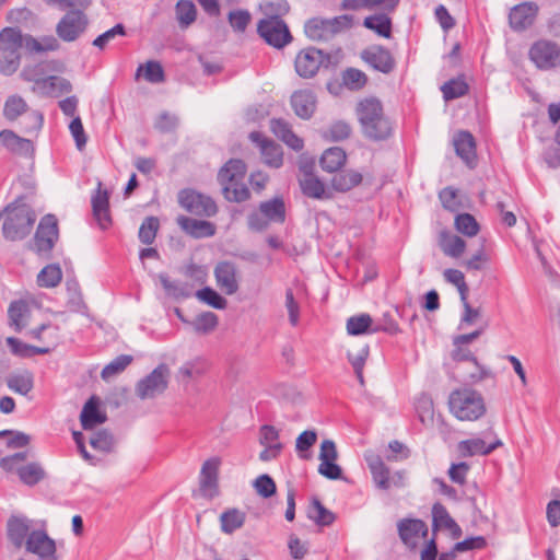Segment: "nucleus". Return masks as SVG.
<instances>
[{"instance_id": "obj_33", "label": "nucleus", "mask_w": 560, "mask_h": 560, "mask_svg": "<svg viewBox=\"0 0 560 560\" xmlns=\"http://www.w3.org/2000/svg\"><path fill=\"white\" fill-rule=\"evenodd\" d=\"M363 176L360 172L353 170L335 172L330 185L338 192H347L362 183Z\"/></svg>"}, {"instance_id": "obj_50", "label": "nucleus", "mask_w": 560, "mask_h": 560, "mask_svg": "<svg viewBox=\"0 0 560 560\" xmlns=\"http://www.w3.org/2000/svg\"><path fill=\"white\" fill-rule=\"evenodd\" d=\"M62 280V270L59 264L45 266L37 275V284L40 288H55Z\"/></svg>"}, {"instance_id": "obj_62", "label": "nucleus", "mask_w": 560, "mask_h": 560, "mask_svg": "<svg viewBox=\"0 0 560 560\" xmlns=\"http://www.w3.org/2000/svg\"><path fill=\"white\" fill-rule=\"evenodd\" d=\"M256 493L262 499H269L277 493V485L268 474L259 475L253 482Z\"/></svg>"}, {"instance_id": "obj_47", "label": "nucleus", "mask_w": 560, "mask_h": 560, "mask_svg": "<svg viewBox=\"0 0 560 560\" xmlns=\"http://www.w3.org/2000/svg\"><path fill=\"white\" fill-rule=\"evenodd\" d=\"M246 520V514L238 509H228L220 515L221 530L224 534H232L241 528Z\"/></svg>"}, {"instance_id": "obj_59", "label": "nucleus", "mask_w": 560, "mask_h": 560, "mask_svg": "<svg viewBox=\"0 0 560 560\" xmlns=\"http://www.w3.org/2000/svg\"><path fill=\"white\" fill-rule=\"evenodd\" d=\"M28 312V307L25 301L16 300L10 303L8 308V317L10 326L14 327V330L20 332L24 328L22 324V317Z\"/></svg>"}, {"instance_id": "obj_44", "label": "nucleus", "mask_w": 560, "mask_h": 560, "mask_svg": "<svg viewBox=\"0 0 560 560\" xmlns=\"http://www.w3.org/2000/svg\"><path fill=\"white\" fill-rule=\"evenodd\" d=\"M197 8L191 0H178L175 4V15L182 30L188 28L197 20Z\"/></svg>"}, {"instance_id": "obj_32", "label": "nucleus", "mask_w": 560, "mask_h": 560, "mask_svg": "<svg viewBox=\"0 0 560 560\" xmlns=\"http://www.w3.org/2000/svg\"><path fill=\"white\" fill-rule=\"evenodd\" d=\"M14 472L19 480L27 487H35L47 477V472L39 462H31L19 466Z\"/></svg>"}, {"instance_id": "obj_61", "label": "nucleus", "mask_w": 560, "mask_h": 560, "mask_svg": "<svg viewBox=\"0 0 560 560\" xmlns=\"http://www.w3.org/2000/svg\"><path fill=\"white\" fill-rule=\"evenodd\" d=\"M132 361L133 357L130 354H120L116 357L103 368L101 372L102 378L108 380L109 377L121 373Z\"/></svg>"}, {"instance_id": "obj_64", "label": "nucleus", "mask_w": 560, "mask_h": 560, "mask_svg": "<svg viewBox=\"0 0 560 560\" xmlns=\"http://www.w3.org/2000/svg\"><path fill=\"white\" fill-rule=\"evenodd\" d=\"M228 21L234 32L244 33L252 21V14L246 9L232 10L228 14Z\"/></svg>"}, {"instance_id": "obj_25", "label": "nucleus", "mask_w": 560, "mask_h": 560, "mask_svg": "<svg viewBox=\"0 0 560 560\" xmlns=\"http://www.w3.org/2000/svg\"><path fill=\"white\" fill-rule=\"evenodd\" d=\"M290 103L295 115L304 120L313 117L317 106L316 96L310 90H299L293 92Z\"/></svg>"}, {"instance_id": "obj_6", "label": "nucleus", "mask_w": 560, "mask_h": 560, "mask_svg": "<svg viewBox=\"0 0 560 560\" xmlns=\"http://www.w3.org/2000/svg\"><path fill=\"white\" fill-rule=\"evenodd\" d=\"M46 74L47 72L42 60L35 63L25 65L20 75L22 80L34 83V86L32 88L33 92H38L40 94H51V88L56 81L60 82L61 92L72 91V84L68 79L58 75Z\"/></svg>"}, {"instance_id": "obj_57", "label": "nucleus", "mask_w": 560, "mask_h": 560, "mask_svg": "<svg viewBox=\"0 0 560 560\" xmlns=\"http://www.w3.org/2000/svg\"><path fill=\"white\" fill-rule=\"evenodd\" d=\"M159 228L160 221L156 217H147L139 229V241L144 245H151L155 241Z\"/></svg>"}, {"instance_id": "obj_7", "label": "nucleus", "mask_w": 560, "mask_h": 560, "mask_svg": "<svg viewBox=\"0 0 560 560\" xmlns=\"http://www.w3.org/2000/svg\"><path fill=\"white\" fill-rule=\"evenodd\" d=\"M257 34L270 47L283 49L293 42V35L284 20L267 16L257 23Z\"/></svg>"}, {"instance_id": "obj_27", "label": "nucleus", "mask_w": 560, "mask_h": 560, "mask_svg": "<svg viewBox=\"0 0 560 560\" xmlns=\"http://www.w3.org/2000/svg\"><path fill=\"white\" fill-rule=\"evenodd\" d=\"M502 445L503 443L500 439H495L492 443L486 444L482 439L476 438L460 441L458 443V451L463 457H471L475 455L487 456Z\"/></svg>"}, {"instance_id": "obj_38", "label": "nucleus", "mask_w": 560, "mask_h": 560, "mask_svg": "<svg viewBox=\"0 0 560 560\" xmlns=\"http://www.w3.org/2000/svg\"><path fill=\"white\" fill-rule=\"evenodd\" d=\"M5 20L12 24V27L23 26L25 28H33L38 22V16L28 8H14L7 12Z\"/></svg>"}, {"instance_id": "obj_26", "label": "nucleus", "mask_w": 560, "mask_h": 560, "mask_svg": "<svg viewBox=\"0 0 560 560\" xmlns=\"http://www.w3.org/2000/svg\"><path fill=\"white\" fill-rule=\"evenodd\" d=\"M454 349L451 352V358L455 362L470 361L478 369V373H471L469 375V382L471 384L478 383L485 378L492 377V372L481 365L477 359V357L468 349L465 348L463 343H453Z\"/></svg>"}, {"instance_id": "obj_53", "label": "nucleus", "mask_w": 560, "mask_h": 560, "mask_svg": "<svg viewBox=\"0 0 560 560\" xmlns=\"http://www.w3.org/2000/svg\"><path fill=\"white\" fill-rule=\"evenodd\" d=\"M261 155L264 156V163L270 167L279 168L283 164V151L282 147L270 140L268 143L262 145L260 150Z\"/></svg>"}, {"instance_id": "obj_40", "label": "nucleus", "mask_w": 560, "mask_h": 560, "mask_svg": "<svg viewBox=\"0 0 560 560\" xmlns=\"http://www.w3.org/2000/svg\"><path fill=\"white\" fill-rule=\"evenodd\" d=\"M346 329L350 336L375 334L373 328V317L368 313L353 315L347 319Z\"/></svg>"}, {"instance_id": "obj_39", "label": "nucleus", "mask_w": 560, "mask_h": 560, "mask_svg": "<svg viewBox=\"0 0 560 560\" xmlns=\"http://www.w3.org/2000/svg\"><path fill=\"white\" fill-rule=\"evenodd\" d=\"M259 210L270 222L283 223L285 221V203L282 196H276L259 203Z\"/></svg>"}, {"instance_id": "obj_10", "label": "nucleus", "mask_w": 560, "mask_h": 560, "mask_svg": "<svg viewBox=\"0 0 560 560\" xmlns=\"http://www.w3.org/2000/svg\"><path fill=\"white\" fill-rule=\"evenodd\" d=\"M170 369L160 363L150 374L138 381L136 394L140 399L154 398L162 395L168 387Z\"/></svg>"}, {"instance_id": "obj_43", "label": "nucleus", "mask_w": 560, "mask_h": 560, "mask_svg": "<svg viewBox=\"0 0 560 560\" xmlns=\"http://www.w3.org/2000/svg\"><path fill=\"white\" fill-rule=\"evenodd\" d=\"M443 98L448 102L459 98L469 92V84L465 80V74H459L446 81L442 86Z\"/></svg>"}, {"instance_id": "obj_54", "label": "nucleus", "mask_w": 560, "mask_h": 560, "mask_svg": "<svg viewBox=\"0 0 560 560\" xmlns=\"http://www.w3.org/2000/svg\"><path fill=\"white\" fill-rule=\"evenodd\" d=\"M196 298L215 308V310H224L228 305V301L224 296H222L220 293H218L213 288L211 287H203L195 293Z\"/></svg>"}, {"instance_id": "obj_48", "label": "nucleus", "mask_w": 560, "mask_h": 560, "mask_svg": "<svg viewBox=\"0 0 560 560\" xmlns=\"http://www.w3.org/2000/svg\"><path fill=\"white\" fill-rule=\"evenodd\" d=\"M441 247L446 256L458 258L466 249V242L458 235H453L447 231L441 233Z\"/></svg>"}, {"instance_id": "obj_45", "label": "nucleus", "mask_w": 560, "mask_h": 560, "mask_svg": "<svg viewBox=\"0 0 560 560\" xmlns=\"http://www.w3.org/2000/svg\"><path fill=\"white\" fill-rule=\"evenodd\" d=\"M352 135L351 125L342 119L334 120L327 129L322 132L326 141L341 142L348 140Z\"/></svg>"}, {"instance_id": "obj_18", "label": "nucleus", "mask_w": 560, "mask_h": 560, "mask_svg": "<svg viewBox=\"0 0 560 560\" xmlns=\"http://www.w3.org/2000/svg\"><path fill=\"white\" fill-rule=\"evenodd\" d=\"M429 529L424 521L420 518H404L398 523V534L401 541L410 549L418 547L417 537L425 538Z\"/></svg>"}, {"instance_id": "obj_17", "label": "nucleus", "mask_w": 560, "mask_h": 560, "mask_svg": "<svg viewBox=\"0 0 560 560\" xmlns=\"http://www.w3.org/2000/svg\"><path fill=\"white\" fill-rule=\"evenodd\" d=\"M538 5L535 2H523L513 7L509 13V23L513 31L523 32L529 28L537 16Z\"/></svg>"}, {"instance_id": "obj_21", "label": "nucleus", "mask_w": 560, "mask_h": 560, "mask_svg": "<svg viewBox=\"0 0 560 560\" xmlns=\"http://www.w3.org/2000/svg\"><path fill=\"white\" fill-rule=\"evenodd\" d=\"M107 421V415L101 410V399L92 395L83 405L80 412V423L83 430H93Z\"/></svg>"}, {"instance_id": "obj_55", "label": "nucleus", "mask_w": 560, "mask_h": 560, "mask_svg": "<svg viewBox=\"0 0 560 560\" xmlns=\"http://www.w3.org/2000/svg\"><path fill=\"white\" fill-rule=\"evenodd\" d=\"M454 225L459 233L468 237L477 235L480 230V225L476 218L468 212L458 213L455 217Z\"/></svg>"}, {"instance_id": "obj_28", "label": "nucleus", "mask_w": 560, "mask_h": 560, "mask_svg": "<svg viewBox=\"0 0 560 560\" xmlns=\"http://www.w3.org/2000/svg\"><path fill=\"white\" fill-rule=\"evenodd\" d=\"M7 345L10 348L12 354L20 358H32L34 355H44L50 353L57 346V342L52 341L48 346L38 347L25 343L16 337H8Z\"/></svg>"}, {"instance_id": "obj_11", "label": "nucleus", "mask_w": 560, "mask_h": 560, "mask_svg": "<svg viewBox=\"0 0 560 560\" xmlns=\"http://www.w3.org/2000/svg\"><path fill=\"white\" fill-rule=\"evenodd\" d=\"M530 61L540 70H548L560 65V47L548 39H538L529 48Z\"/></svg>"}, {"instance_id": "obj_24", "label": "nucleus", "mask_w": 560, "mask_h": 560, "mask_svg": "<svg viewBox=\"0 0 560 560\" xmlns=\"http://www.w3.org/2000/svg\"><path fill=\"white\" fill-rule=\"evenodd\" d=\"M102 183H98L96 192L92 196V211L98 226L102 230L110 228L113 221L109 211V192L101 189Z\"/></svg>"}, {"instance_id": "obj_51", "label": "nucleus", "mask_w": 560, "mask_h": 560, "mask_svg": "<svg viewBox=\"0 0 560 560\" xmlns=\"http://www.w3.org/2000/svg\"><path fill=\"white\" fill-rule=\"evenodd\" d=\"M317 442V432L315 430L303 431L295 441V451L298 456L303 460L312 458V447Z\"/></svg>"}, {"instance_id": "obj_19", "label": "nucleus", "mask_w": 560, "mask_h": 560, "mask_svg": "<svg viewBox=\"0 0 560 560\" xmlns=\"http://www.w3.org/2000/svg\"><path fill=\"white\" fill-rule=\"evenodd\" d=\"M453 144L455 153L469 167L475 168L477 165L476 140L468 130H459L454 139Z\"/></svg>"}, {"instance_id": "obj_58", "label": "nucleus", "mask_w": 560, "mask_h": 560, "mask_svg": "<svg viewBox=\"0 0 560 560\" xmlns=\"http://www.w3.org/2000/svg\"><path fill=\"white\" fill-rule=\"evenodd\" d=\"M366 83L368 75L357 68H347L342 72V84L351 91H359L363 89Z\"/></svg>"}, {"instance_id": "obj_36", "label": "nucleus", "mask_w": 560, "mask_h": 560, "mask_svg": "<svg viewBox=\"0 0 560 560\" xmlns=\"http://www.w3.org/2000/svg\"><path fill=\"white\" fill-rule=\"evenodd\" d=\"M159 280L165 294L172 299H188L192 295V285L187 282L173 281L167 273H160Z\"/></svg>"}, {"instance_id": "obj_34", "label": "nucleus", "mask_w": 560, "mask_h": 560, "mask_svg": "<svg viewBox=\"0 0 560 560\" xmlns=\"http://www.w3.org/2000/svg\"><path fill=\"white\" fill-rule=\"evenodd\" d=\"M246 163L242 159H230L219 170L217 179L220 185L229 184L237 178H243L246 174Z\"/></svg>"}, {"instance_id": "obj_49", "label": "nucleus", "mask_w": 560, "mask_h": 560, "mask_svg": "<svg viewBox=\"0 0 560 560\" xmlns=\"http://www.w3.org/2000/svg\"><path fill=\"white\" fill-rule=\"evenodd\" d=\"M28 105L25 100L18 95H10L3 106V116L8 121H15L20 116L27 114Z\"/></svg>"}, {"instance_id": "obj_30", "label": "nucleus", "mask_w": 560, "mask_h": 560, "mask_svg": "<svg viewBox=\"0 0 560 560\" xmlns=\"http://www.w3.org/2000/svg\"><path fill=\"white\" fill-rule=\"evenodd\" d=\"M1 144L11 153L14 154H28L34 151L33 141L20 137L11 129H3L0 131Z\"/></svg>"}, {"instance_id": "obj_35", "label": "nucleus", "mask_w": 560, "mask_h": 560, "mask_svg": "<svg viewBox=\"0 0 560 560\" xmlns=\"http://www.w3.org/2000/svg\"><path fill=\"white\" fill-rule=\"evenodd\" d=\"M347 161V153L340 147H331L326 149L319 160V165L327 173L339 171Z\"/></svg>"}, {"instance_id": "obj_5", "label": "nucleus", "mask_w": 560, "mask_h": 560, "mask_svg": "<svg viewBox=\"0 0 560 560\" xmlns=\"http://www.w3.org/2000/svg\"><path fill=\"white\" fill-rule=\"evenodd\" d=\"M59 241L58 219L52 213H47L39 220L35 234L28 243V248L37 256L45 259L51 258L52 249Z\"/></svg>"}, {"instance_id": "obj_29", "label": "nucleus", "mask_w": 560, "mask_h": 560, "mask_svg": "<svg viewBox=\"0 0 560 560\" xmlns=\"http://www.w3.org/2000/svg\"><path fill=\"white\" fill-rule=\"evenodd\" d=\"M365 460L376 486L382 490H388L392 487L390 471L383 458L380 455L370 454L365 455Z\"/></svg>"}, {"instance_id": "obj_41", "label": "nucleus", "mask_w": 560, "mask_h": 560, "mask_svg": "<svg viewBox=\"0 0 560 560\" xmlns=\"http://www.w3.org/2000/svg\"><path fill=\"white\" fill-rule=\"evenodd\" d=\"M305 35L312 40H323L332 36L327 19L312 18L304 25Z\"/></svg>"}, {"instance_id": "obj_63", "label": "nucleus", "mask_w": 560, "mask_h": 560, "mask_svg": "<svg viewBox=\"0 0 560 560\" xmlns=\"http://www.w3.org/2000/svg\"><path fill=\"white\" fill-rule=\"evenodd\" d=\"M115 444L114 435L107 429L96 431L90 439V445L97 451L109 453Z\"/></svg>"}, {"instance_id": "obj_37", "label": "nucleus", "mask_w": 560, "mask_h": 560, "mask_svg": "<svg viewBox=\"0 0 560 560\" xmlns=\"http://www.w3.org/2000/svg\"><path fill=\"white\" fill-rule=\"evenodd\" d=\"M362 25L381 37H392L393 21L386 13L369 15L363 20Z\"/></svg>"}, {"instance_id": "obj_56", "label": "nucleus", "mask_w": 560, "mask_h": 560, "mask_svg": "<svg viewBox=\"0 0 560 560\" xmlns=\"http://www.w3.org/2000/svg\"><path fill=\"white\" fill-rule=\"evenodd\" d=\"M455 525L454 518L450 515L446 508L435 502L432 506V530L435 534L441 528H448Z\"/></svg>"}, {"instance_id": "obj_42", "label": "nucleus", "mask_w": 560, "mask_h": 560, "mask_svg": "<svg viewBox=\"0 0 560 560\" xmlns=\"http://www.w3.org/2000/svg\"><path fill=\"white\" fill-rule=\"evenodd\" d=\"M5 383L11 390L26 396L34 388V374L30 370H24L7 377Z\"/></svg>"}, {"instance_id": "obj_8", "label": "nucleus", "mask_w": 560, "mask_h": 560, "mask_svg": "<svg viewBox=\"0 0 560 560\" xmlns=\"http://www.w3.org/2000/svg\"><path fill=\"white\" fill-rule=\"evenodd\" d=\"M329 52L308 46L300 50L294 60L296 73L303 79L314 78L320 68H329L332 65Z\"/></svg>"}, {"instance_id": "obj_20", "label": "nucleus", "mask_w": 560, "mask_h": 560, "mask_svg": "<svg viewBox=\"0 0 560 560\" xmlns=\"http://www.w3.org/2000/svg\"><path fill=\"white\" fill-rule=\"evenodd\" d=\"M236 273L237 269L233 261H219L214 268L217 284L226 295H232L240 289Z\"/></svg>"}, {"instance_id": "obj_23", "label": "nucleus", "mask_w": 560, "mask_h": 560, "mask_svg": "<svg viewBox=\"0 0 560 560\" xmlns=\"http://www.w3.org/2000/svg\"><path fill=\"white\" fill-rule=\"evenodd\" d=\"M31 525L32 521L26 516L11 515L9 517L7 522V537L16 549L25 545L32 532Z\"/></svg>"}, {"instance_id": "obj_16", "label": "nucleus", "mask_w": 560, "mask_h": 560, "mask_svg": "<svg viewBox=\"0 0 560 560\" xmlns=\"http://www.w3.org/2000/svg\"><path fill=\"white\" fill-rule=\"evenodd\" d=\"M221 460L219 457L207 459L201 467L199 488L205 498L213 499L219 495V467Z\"/></svg>"}, {"instance_id": "obj_46", "label": "nucleus", "mask_w": 560, "mask_h": 560, "mask_svg": "<svg viewBox=\"0 0 560 560\" xmlns=\"http://www.w3.org/2000/svg\"><path fill=\"white\" fill-rule=\"evenodd\" d=\"M26 51L30 54H40L46 51H56L60 48V43L52 36H43L40 40L33 35L26 34Z\"/></svg>"}, {"instance_id": "obj_1", "label": "nucleus", "mask_w": 560, "mask_h": 560, "mask_svg": "<svg viewBox=\"0 0 560 560\" xmlns=\"http://www.w3.org/2000/svg\"><path fill=\"white\" fill-rule=\"evenodd\" d=\"M364 139L385 142L395 135V121L385 114L382 102L375 96L360 100L354 109Z\"/></svg>"}, {"instance_id": "obj_2", "label": "nucleus", "mask_w": 560, "mask_h": 560, "mask_svg": "<svg viewBox=\"0 0 560 560\" xmlns=\"http://www.w3.org/2000/svg\"><path fill=\"white\" fill-rule=\"evenodd\" d=\"M26 196L20 195L3 209L5 218L2 235L7 241L18 242L26 238L36 221V212L25 202Z\"/></svg>"}, {"instance_id": "obj_60", "label": "nucleus", "mask_w": 560, "mask_h": 560, "mask_svg": "<svg viewBox=\"0 0 560 560\" xmlns=\"http://www.w3.org/2000/svg\"><path fill=\"white\" fill-rule=\"evenodd\" d=\"M373 328L376 332H385L389 336H396L401 332L399 324L389 312H385L376 320L373 319Z\"/></svg>"}, {"instance_id": "obj_52", "label": "nucleus", "mask_w": 560, "mask_h": 560, "mask_svg": "<svg viewBox=\"0 0 560 560\" xmlns=\"http://www.w3.org/2000/svg\"><path fill=\"white\" fill-rule=\"evenodd\" d=\"M141 71H143V78L150 83H162L165 81L163 66L156 60H148L144 65H140L136 75L139 77Z\"/></svg>"}, {"instance_id": "obj_12", "label": "nucleus", "mask_w": 560, "mask_h": 560, "mask_svg": "<svg viewBox=\"0 0 560 560\" xmlns=\"http://www.w3.org/2000/svg\"><path fill=\"white\" fill-rule=\"evenodd\" d=\"M88 26L86 15L82 10H70L56 25V34L67 43L77 40Z\"/></svg>"}, {"instance_id": "obj_3", "label": "nucleus", "mask_w": 560, "mask_h": 560, "mask_svg": "<svg viewBox=\"0 0 560 560\" xmlns=\"http://www.w3.org/2000/svg\"><path fill=\"white\" fill-rule=\"evenodd\" d=\"M26 34L21 28L5 26L0 31V73L14 74L21 65V48L26 49Z\"/></svg>"}, {"instance_id": "obj_13", "label": "nucleus", "mask_w": 560, "mask_h": 560, "mask_svg": "<svg viewBox=\"0 0 560 560\" xmlns=\"http://www.w3.org/2000/svg\"><path fill=\"white\" fill-rule=\"evenodd\" d=\"M24 546L27 552L38 557L37 560H58L56 541L46 529H33Z\"/></svg>"}, {"instance_id": "obj_14", "label": "nucleus", "mask_w": 560, "mask_h": 560, "mask_svg": "<svg viewBox=\"0 0 560 560\" xmlns=\"http://www.w3.org/2000/svg\"><path fill=\"white\" fill-rule=\"evenodd\" d=\"M360 58L375 71L389 74L396 68V60L383 45H372L360 52Z\"/></svg>"}, {"instance_id": "obj_4", "label": "nucleus", "mask_w": 560, "mask_h": 560, "mask_svg": "<svg viewBox=\"0 0 560 560\" xmlns=\"http://www.w3.org/2000/svg\"><path fill=\"white\" fill-rule=\"evenodd\" d=\"M450 411L460 421H475L486 413L482 395L469 387L454 389L448 397Z\"/></svg>"}, {"instance_id": "obj_9", "label": "nucleus", "mask_w": 560, "mask_h": 560, "mask_svg": "<svg viewBox=\"0 0 560 560\" xmlns=\"http://www.w3.org/2000/svg\"><path fill=\"white\" fill-rule=\"evenodd\" d=\"M178 205L190 214L201 218L214 217L219 209L214 199L194 188H183L177 194Z\"/></svg>"}, {"instance_id": "obj_15", "label": "nucleus", "mask_w": 560, "mask_h": 560, "mask_svg": "<svg viewBox=\"0 0 560 560\" xmlns=\"http://www.w3.org/2000/svg\"><path fill=\"white\" fill-rule=\"evenodd\" d=\"M303 177L299 179L302 194L316 200L332 198V194L326 189L325 184L313 173V164H303L300 167Z\"/></svg>"}, {"instance_id": "obj_31", "label": "nucleus", "mask_w": 560, "mask_h": 560, "mask_svg": "<svg viewBox=\"0 0 560 560\" xmlns=\"http://www.w3.org/2000/svg\"><path fill=\"white\" fill-rule=\"evenodd\" d=\"M306 516L317 526L327 527L336 521V514L328 510L317 497H312L306 510Z\"/></svg>"}, {"instance_id": "obj_22", "label": "nucleus", "mask_w": 560, "mask_h": 560, "mask_svg": "<svg viewBox=\"0 0 560 560\" xmlns=\"http://www.w3.org/2000/svg\"><path fill=\"white\" fill-rule=\"evenodd\" d=\"M176 222L187 235L196 240L212 237L217 232L215 224L207 220L178 215Z\"/></svg>"}]
</instances>
